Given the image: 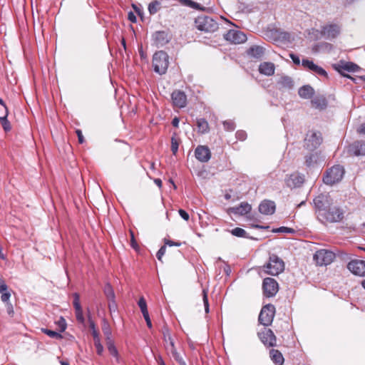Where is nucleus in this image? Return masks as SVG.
<instances>
[{"label":"nucleus","instance_id":"c756f323","mask_svg":"<svg viewBox=\"0 0 365 365\" xmlns=\"http://www.w3.org/2000/svg\"><path fill=\"white\" fill-rule=\"evenodd\" d=\"M171 98L175 107L182 108V93H172Z\"/></svg>","mask_w":365,"mask_h":365},{"label":"nucleus","instance_id":"a878e982","mask_svg":"<svg viewBox=\"0 0 365 365\" xmlns=\"http://www.w3.org/2000/svg\"><path fill=\"white\" fill-rule=\"evenodd\" d=\"M269 356L273 362L277 365H282L284 363V357L282 353L277 349H271L269 351Z\"/></svg>","mask_w":365,"mask_h":365},{"label":"nucleus","instance_id":"412c9836","mask_svg":"<svg viewBox=\"0 0 365 365\" xmlns=\"http://www.w3.org/2000/svg\"><path fill=\"white\" fill-rule=\"evenodd\" d=\"M195 155L197 160L201 162H207L211 157L210 149L205 145H199L195 150Z\"/></svg>","mask_w":365,"mask_h":365},{"label":"nucleus","instance_id":"f8f14e48","mask_svg":"<svg viewBox=\"0 0 365 365\" xmlns=\"http://www.w3.org/2000/svg\"><path fill=\"white\" fill-rule=\"evenodd\" d=\"M173 36L168 31H158L152 36V40L157 47H163L172 40Z\"/></svg>","mask_w":365,"mask_h":365},{"label":"nucleus","instance_id":"e433bc0d","mask_svg":"<svg viewBox=\"0 0 365 365\" xmlns=\"http://www.w3.org/2000/svg\"><path fill=\"white\" fill-rule=\"evenodd\" d=\"M170 347L168 348V349L170 351L172 354L173 357L179 361L180 364H182V359L179 356V354L177 352V350L174 346L173 341L170 342Z\"/></svg>","mask_w":365,"mask_h":365},{"label":"nucleus","instance_id":"49530a36","mask_svg":"<svg viewBox=\"0 0 365 365\" xmlns=\"http://www.w3.org/2000/svg\"><path fill=\"white\" fill-rule=\"evenodd\" d=\"M8 116V110L5 104L0 105V119Z\"/></svg>","mask_w":365,"mask_h":365},{"label":"nucleus","instance_id":"72a5a7b5","mask_svg":"<svg viewBox=\"0 0 365 365\" xmlns=\"http://www.w3.org/2000/svg\"><path fill=\"white\" fill-rule=\"evenodd\" d=\"M103 292L108 300L114 299L115 298L114 290L109 283L105 285Z\"/></svg>","mask_w":365,"mask_h":365},{"label":"nucleus","instance_id":"6ab92c4d","mask_svg":"<svg viewBox=\"0 0 365 365\" xmlns=\"http://www.w3.org/2000/svg\"><path fill=\"white\" fill-rule=\"evenodd\" d=\"M73 307L75 309V314L76 319L78 322L83 324L85 322V318L83 317V309L80 303V295L75 292L73 294Z\"/></svg>","mask_w":365,"mask_h":365},{"label":"nucleus","instance_id":"ddd939ff","mask_svg":"<svg viewBox=\"0 0 365 365\" xmlns=\"http://www.w3.org/2000/svg\"><path fill=\"white\" fill-rule=\"evenodd\" d=\"M224 38L235 44L242 43L247 41L246 35L239 31L235 29H230L227 33L223 34Z\"/></svg>","mask_w":365,"mask_h":365},{"label":"nucleus","instance_id":"a19ab883","mask_svg":"<svg viewBox=\"0 0 365 365\" xmlns=\"http://www.w3.org/2000/svg\"><path fill=\"white\" fill-rule=\"evenodd\" d=\"M202 300L205 307V313H208L210 312V306L207 298V291L206 289L202 290Z\"/></svg>","mask_w":365,"mask_h":365},{"label":"nucleus","instance_id":"bf43d9fd","mask_svg":"<svg viewBox=\"0 0 365 365\" xmlns=\"http://www.w3.org/2000/svg\"><path fill=\"white\" fill-rule=\"evenodd\" d=\"M357 132L360 134L365 135V123L360 125V126L357 128Z\"/></svg>","mask_w":365,"mask_h":365},{"label":"nucleus","instance_id":"a211bd4d","mask_svg":"<svg viewBox=\"0 0 365 365\" xmlns=\"http://www.w3.org/2000/svg\"><path fill=\"white\" fill-rule=\"evenodd\" d=\"M302 66L306 70L312 71L321 76H327V71L322 67L315 64L312 61L309 59H302Z\"/></svg>","mask_w":365,"mask_h":365},{"label":"nucleus","instance_id":"f3484780","mask_svg":"<svg viewBox=\"0 0 365 365\" xmlns=\"http://www.w3.org/2000/svg\"><path fill=\"white\" fill-rule=\"evenodd\" d=\"M339 33L340 27L336 24H327L321 29V35L329 39L336 38Z\"/></svg>","mask_w":365,"mask_h":365},{"label":"nucleus","instance_id":"6e6d98bb","mask_svg":"<svg viewBox=\"0 0 365 365\" xmlns=\"http://www.w3.org/2000/svg\"><path fill=\"white\" fill-rule=\"evenodd\" d=\"M138 305L139 306L140 309H143L147 307V303L143 297H140V299L138 302Z\"/></svg>","mask_w":365,"mask_h":365},{"label":"nucleus","instance_id":"9b49d317","mask_svg":"<svg viewBox=\"0 0 365 365\" xmlns=\"http://www.w3.org/2000/svg\"><path fill=\"white\" fill-rule=\"evenodd\" d=\"M263 294L267 297L275 296L277 293L279 287L277 281L271 277L264 279L262 282Z\"/></svg>","mask_w":365,"mask_h":365},{"label":"nucleus","instance_id":"2eb2a0df","mask_svg":"<svg viewBox=\"0 0 365 365\" xmlns=\"http://www.w3.org/2000/svg\"><path fill=\"white\" fill-rule=\"evenodd\" d=\"M261 341L267 346H275L277 345V338L270 329L264 328L258 333Z\"/></svg>","mask_w":365,"mask_h":365},{"label":"nucleus","instance_id":"ea45409f","mask_svg":"<svg viewBox=\"0 0 365 365\" xmlns=\"http://www.w3.org/2000/svg\"><path fill=\"white\" fill-rule=\"evenodd\" d=\"M88 323H89V328L91 331V334L93 336V338L94 339V338L99 337V333H98V330L96 329V324H95L94 322L91 318L88 319Z\"/></svg>","mask_w":365,"mask_h":365},{"label":"nucleus","instance_id":"dca6fc26","mask_svg":"<svg viewBox=\"0 0 365 365\" xmlns=\"http://www.w3.org/2000/svg\"><path fill=\"white\" fill-rule=\"evenodd\" d=\"M347 268L355 275L361 277L365 276V261L364 260H351L348 263Z\"/></svg>","mask_w":365,"mask_h":365},{"label":"nucleus","instance_id":"f704fd0d","mask_svg":"<svg viewBox=\"0 0 365 365\" xmlns=\"http://www.w3.org/2000/svg\"><path fill=\"white\" fill-rule=\"evenodd\" d=\"M231 234L238 237L248 238L247 232L240 227H235L230 231Z\"/></svg>","mask_w":365,"mask_h":365},{"label":"nucleus","instance_id":"7c9ffc66","mask_svg":"<svg viewBox=\"0 0 365 365\" xmlns=\"http://www.w3.org/2000/svg\"><path fill=\"white\" fill-rule=\"evenodd\" d=\"M184 6H188L191 9L197 11H205V6L200 3L195 2L192 0H184Z\"/></svg>","mask_w":365,"mask_h":365},{"label":"nucleus","instance_id":"bb28decb","mask_svg":"<svg viewBox=\"0 0 365 365\" xmlns=\"http://www.w3.org/2000/svg\"><path fill=\"white\" fill-rule=\"evenodd\" d=\"M198 132L204 134L209 131V124L207 121L204 118H199L197 120L196 123Z\"/></svg>","mask_w":365,"mask_h":365},{"label":"nucleus","instance_id":"f03ea898","mask_svg":"<svg viewBox=\"0 0 365 365\" xmlns=\"http://www.w3.org/2000/svg\"><path fill=\"white\" fill-rule=\"evenodd\" d=\"M169 66V56L163 51H156L152 59V66L154 71L159 75L165 74Z\"/></svg>","mask_w":365,"mask_h":365},{"label":"nucleus","instance_id":"0e129e2a","mask_svg":"<svg viewBox=\"0 0 365 365\" xmlns=\"http://www.w3.org/2000/svg\"><path fill=\"white\" fill-rule=\"evenodd\" d=\"M223 270L227 276H229L231 273V268L229 265L225 264L223 267Z\"/></svg>","mask_w":365,"mask_h":365},{"label":"nucleus","instance_id":"9d476101","mask_svg":"<svg viewBox=\"0 0 365 365\" xmlns=\"http://www.w3.org/2000/svg\"><path fill=\"white\" fill-rule=\"evenodd\" d=\"M334 68L341 76L349 78L355 81L356 78H351L349 75L346 74V72H355L359 70V67L353 62L341 61L337 64L334 65Z\"/></svg>","mask_w":365,"mask_h":365},{"label":"nucleus","instance_id":"c9c22d12","mask_svg":"<svg viewBox=\"0 0 365 365\" xmlns=\"http://www.w3.org/2000/svg\"><path fill=\"white\" fill-rule=\"evenodd\" d=\"M41 330L43 333L48 335L51 338L56 339H61L63 338L60 332H57L56 331L50 330L48 329H42Z\"/></svg>","mask_w":365,"mask_h":365},{"label":"nucleus","instance_id":"680f3d73","mask_svg":"<svg viewBox=\"0 0 365 365\" xmlns=\"http://www.w3.org/2000/svg\"><path fill=\"white\" fill-rule=\"evenodd\" d=\"M6 292H8V286L6 283H4L2 284H0V294L4 293Z\"/></svg>","mask_w":365,"mask_h":365},{"label":"nucleus","instance_id":"052dcab7","mask_svg":"<svg viewBox=\"0 0 365 365\" xmlns=\"http://www.w3.org/2000/svg\"><path fill=\"white\" fill-rule=\"evenodd\" d=\"M299 91H313V89L310 86H304L299 89Z\"/></svg>","mask_w":365,"mask_h":365},{"label":"nucleus","instance_id":"338daca9","mask_svg":"<svg viewBox=\"0 0 365 365\" xmlns=\"http://www.w3.org/2000/svg\"><path fill=\"white\" fill-rule=\"evenodd\" d=\"M179 122H180V118H178V117H175L173 120H172V125L174 126V127H178V125H179Z\"/></svg>","mask_w":365,"mask_h":365},{"label":"nucleus","instance_id":"13d9d810","mask_svg":"<svg viewBox=\"0 0 365 365\" xmlns=\"http://www.w3.org/2000/svg\"><path fill=\"white\" fill-rule=\"evenodd\" d=\"M76 133L77 134L79 143H81V144L83 143L85 140H84L82 131L81 130H76Z\"/></svg>","mask_w":365,"mask_h":365},{"label":"nucleus","instance_id":"de8ad7c7","mask_svg":"<svg viewBox=\"0 0 365 365\" xmlns=\"http://www.w3.org/2000/svg\"><path fill=\"white\" fill-rule=\"evenodd\" d=\"M275 232H283V233H294V230L292 228L287 227H280L274 230Z\"/></svg>","mask_w":365,"mask_h":365},{"label":"nucleus","instance_id":"5701e85b","mask_svg":"<svg viewBox=\"0 0 365 365\" xmlns=\"http://www.w3.org/2000/svg\"><path fill=\"white\" fill-rule=\"evenodd\" d=\"M259 211L263 215H272L275 211V203L271 200H264L259 205Z\"/></svg>","mask_w":365,"mask_h":365},{"label":"nucleus","instance_id":"f257e3e1","mask_svg":"<svg viewBox=\"0 0 365 365\" xmlns=\"http://www.w3.org/2000/svg\"><path fill=\"white\" fill-rule=\"evenodd\" d=\"M317 218L322 222H339L344 218V211L334 205L329 195L320 194L314 199Z\"/></svg>","mask_w":365,"mask_h":365},{"label":"nucleus","instance_id":"8fccbe9b","mask_svg":"<svg viewBox=\"0 0 365 365\" xmlns=\"http://www.w3.org/2000/svg\"><path fill=\"white\" fill-rule=\"evenodd\" d=\"M108 301H109L108 309H109L110 312L112 313L113 312L116 311V309H117V304L115 302V299H110Z\"/></svg>","mask_w":365,"mask_h":365},{"label":"nucleus","instance_id":"4468645a","mask_svg":"<svg viewBox=\"0 0 365 365\" xmlns=\"http://www.w3.org/2000/svg\"><path fill=\"white\" fill-rule=\"evenodd\" d=\"M347 153L351 156H365V140L354 141L347 147Z\"/></svg>","mask_w":365,"mask_h":365},{"label":"nucleus","instance_id":"5fc2aeb1","mask_svg":"<svg viewBox=\"0 0 365 365\" xmlns=\"http://www.w3.org/2000/svg\"><path fill=\"white\" fill-rule=\"evenodd\" d=\"M166 247L165 245L162 246L156 254V257L158 260H161L163 256L165 253Z\"/></svg>","mask_w":365,"mask_h":365},{"label":"nucleus","instance_id":"79ce46f5","mask_svg":"<svg viewBox=\"0 0 365 365\" xmlns=\"http://www.w3.org/2000/svg\"><path fill=\"white\" fill-rule=\"evenodd\" d=\"M56 324L58 327L59 332H63L67 327V324L64 318L61 317L59 320L56 322Z\"/></svg>","mask_w":365,"mask_h":365},{"label":"nucleus","instance_id":"473e14b6","mask_svg":"<svg viewBox=\"0 0 365 365\" xmlns=\"http://www.w3.org/2000/svg\"><path fill=\"white\" fill-rule=\"evenodd\" d=\"M180 138L176 137V133H173L171 138V151L174 155H176L178 151L179 143Z\"/></svg>","mask_w":365,"mask_h":365},{"label":"nucleus","instance_id":"6e6552de","mask_svg":"<svg viewBox=\"0 0 365 365\" xmlns=\"http://www.w3.org/2000/svg\"><path fill=\"white\" fill-rule=\"evenodd\" d=\"M275 314V307L271 304L264 306L259 315V322L264 326L272 324Z\"/></svg>","mask_w":365,"mask_h":365},{"label":"nucleus","instance_id":"39448f33","mask_svg":"<svg viewBox=\"0 0 365 365\" xmlns=\"http://www.w3.org/2000/svg\"><path fill=\"white\" fill-rule=\"evenodd\" d=\"M344 174V169L339 165H334L329 169L323 178L325 184L333 185L339 182Z\"/></svg>","mask_w":365,"mask_h":365},{"label":"nucleus","instance_id":"cd10ccee","mask_svg":"<svg viewBox=\"0 0 365 365\" xmlns=\"http://www.w3.org/2000/svg\"><path fill=\"white\" fill-rule=\"evenodd\" d=\"M263 53V48L259 46L250 47L247 51L248 55L257 58H260L262 56Z\"/></svg>","mask_w":365,"mask_h":365},{"label":"nucleus","instance_id":"4d7b16f0","mask_svg":"<svg viewBox=\"0 0 365 365\" xmlns=\"http://www.w3.org/2000/svg\"><path fill=\"white\" fill-rule=\"evenodd\" d=\"M289 57L291 58V59L292 60V61L294 64H296V65L300 64V59L298 56H297L296 54H294L293 53H289Z\"/></svg>","mask_w":365,"mask_h":365},{"label":"nucleus","instance_id":"09e8293b","mask_svg":"<svg viewBox=\"0 0 365 365\" xmlns=\"http://www.w3.org/2000/svg\"><path fill=\"white\" fill-rule=\"evenodd\" d=\"M164 243L166 246H169V247H172V246H177V247H180L181 245V242H174L173 240H168V239H166L165 238L164 239Z\"/></svg>","mask_w":365,"mask_h":365},{"label":"nucleus","instance_id":"4c0bfd02","mask_svg":"<svg viewBox=\"0 0 365 365\" xmlns=\"http://www.w3.org/2000/svg\"><path fill=\"white\" fill-rule=\"evenodd\" d=\"M280 83L285 88L288 89H291L293 88V81L290 77L284 76L281 78Z\"/></svg>","mask_w":365,"mask_h":365},{"label":"nucleus","instance_id":"a18cd8bd","mask_svg":"<svg viewBox=\"0 0 365 365\" xmlns=\"http://www.w3.org/2000/svg\"><path fill=\"white\" fill-rule=\"evenodd\" d=\"M0 121L5 131H9L11 130V125L9 121L7 120V117H6V118L0 119Z\"/></svg>","mask_w":365,"mask_h":365},{"label":"nucleus","instance_id":"3c124183","mask_svg":"<svg viewBox=\"0 0 365 365\" xmlns=\"http://www.w3.org/2000/svg\"><path fill=\"white\" fill-rule=\"evenodd\" d=\"M11 297V293L10 292H6L4 293H2L1 295V301L5 304L10 302L9 299Z\"/></svg>","mask_w":365,"mask_h":365},{"label":"nucleus","instance_id":"393cba45","mask_svg":"<svg viewBox=\"0 0 365 365\" xmlns=\"http://www.w3.org/2000/svg\"><path fill=\"white\" fill-rule=\"evenodd\" d=\"M274 64L271 62H263L259 66V73L265 76H272L274 73Z\"/></svg>","mask_w":365,"mask_h":365},{"label":"nucleus","instance_id":"4be33fe9","mask_svg":"<svg viewBox=\"0 0 365 365\" xmlns=\"http://www.w3.org/2000/svg\"><path fill=\"white\" fill-rule=\"evenodd\" d=\"M304 163L308 168H313L320 161L323 160L321 157V153L317 151L308 153L304 156Z\"/></svg>","mask_w":365,"mask_h":365},{"label":"nucleus","instance_id":"c85d7f7f","mask_svg":"<svg viewBox=\"0 0 365 365\" xmlns=\"http://www.w3.org/2000/svg\"><path fill=\"white\" fill-rule=\"evenodd\" d=\"M107 348L110 355L115 358L117 362H119L120 356L113 340L107 341Z\"/></svg>","mask_w":365,"mask_h":365},{"label":"nucleus","instance_id":"864d4df0","mask_svg":"<svg viewBox=\"0 0 365 365\" xmlns=\"http://www.w3.org/2000/svg\"><path fill=\"white\" fill-rule=\"evenodd\" d=\"M5 307L8 314L11 317H13L14 311L12 304L11 302L5 303Z\"/></svg>","mask_w":365,"mask_h":365},{"label":"nucleus","instance_id":"774afa93","mask_svg":"<svg viewBox=\"0 0 365 365\" xmlns=\"http://www.w3.org/2000/svg\"><path fill=\"white\" fill-rule=\"evenodd\" d=\"M140 311L144 318L150 317L148 311V307L140 309Z\"/></svg>","mask_w":365,"mask_h":365},{"label":"nucleus","instance_id":"1a4fd4ad","mask_svg":"<svg viewBox=\"0 0 365 365\" xmlns=\"http://www.w3.org/2000/svg\"><path fill=\"white\" fill-rule=\"evenodd\" d=\"M302 98H310L312 105L317 109H324L327 106V101L322 95H314L315 93H299Z\"/></svg>","mask_w":365,"mask_h":365},{"label":"nucleus","instance_id":"7ed1b4c3","mask_svg":"<svg viewBox=\"0 0 365 365\" xmlns=\"http://www.w3.org/2000/svg\"><path fill=\"white\" fill-rule=\"evenodd\" d=\"M284 269V263L276 255H271L269 262L263 266L264 272L269 275L276 276L282 272Z\"/></svg>","mask_w":365,"mask_h":365},{"label":"nucleus","instance_id":"b1692460","mask_svg":"<svg viewBox=\"0 0 365 365\" xmlns=\"http://www.w3.org/2000/svg\"><path fill=\"white\" fill-rule=\"evenodd\" d=\"M251 205L247 202H242L237 206L230 207L229 209L231 213L235 215H243L250 212Z\"/></svg>","mask_w":365,"mask_h":365},{"label":"nucleus","instance_id":"423d86ee","mask_svg":"<svg viewBox=\"0 0 365 365\" xmlns=\"http://www.w3.org/2000/svg\"><path fill=\"white\" fill-rule=\"evenodd\" d=\"M323 141L322 134L319 131L310 130L307 133L304 139V147L306 149L314 151Z\"/></svg>","mask_w":365,"mask_h":365},{"label":"nucleus","instance_id":"e2e57ef3","mask_svg":"<svg viewBox=\"0 0 365 365\" xmlns=\"http://www.w3.org/2000/svg\"><path fill=\"white\" fill-rule=\"evenodd\" d=\"M128 19L131 21V22H136V16H135V14L130 11L128 13Z\"/></svg>","mask_w":365,"mask_h":365},{"label":"nucleus","instance_id":"aec40b11","mask_svg":"<svg viewBox=\"0 0 365 365\" xmlns=\"http://www.w3.org/2000/svg\"><path fill=\"white\" fill-rule=\"evenodd\" d=\"M304 181V175H300L299 173H295L291 174L286 179V184L288 187L291 188L300 187Z\"/></svg>","mask_w":365,"mask_h":365},{"label":"nucleus","instance_id":"603ef678","mask_svg":"<svg viewBox=\"0 0 365 365\" xmlns=\"http://www.w3.org/2000/svg\"><path fill=\"white\" fill-rule=\"evenodd\" d=\"M236 138L240 140H245L247 138V133L244 130H237Z\"/></svg>","mask_w":365,"mask_h":365},{"label":"nucleus","instance_id":"58836bf2","mask_svg":"<svg viewBox=\"0 0 365 365\" xmlns=\"http://www.w3.org/2000/svg\"><path fill=\"white\" fill-rule=\"evenodd\" d=\"M94 346L96 349L98 355L101 356L103 352V346L101 343L100 336L93 339Z\"/></svg>","mask_w":365,"mask_h":365},{"label":"nucleus","instance_id":"c03bdc74","mask_svg":"<svg viewBox=\"0 0 365 365\" xmlns=\"http://www.w3.org/2000/svg\"><path fill=\"white\" fill-rule=\"evenodd\" d=\"M103 331L106 336L107 341L112 340L111 339V331L109 327V325L107 323H105L103 326Z\"/></svg>","mask_w":365,"mask_h":365},{"label":"nucleus","instance_id":"2f4dec72","mask_svg":"<svg viewBox=\"0 0 365 365\" xmlns=\"http://www.w3.org/2000/svg\"><path fill=\"white\" fill-rule=\"evenodd\" d=\"M161 8V3L159 1L154 0L148 5V11L150 15L156 14Z\"/></svg>","mask_w":365,"mask_h":365},{"label":"nucleus","instance_id":"0eeeda50","mask_svg":"<svg viewBox=\"0 0 365 365\" xmlns=\"http://www.w3.org/2000/svg\"><path fill=\"white\" fill-rule=\"evenodd\" d=\"M314 260L319 266H327L331 264L335 258V254L327 250H319L314 255Z\"/></svg>","mask_w":365,"mask_h":365},{"label":"nucleus","instance_id":"37998d69","mask_svg":"<svg viewBox=\"0 0 365 365\" xmlns=\"http://www.w3.org/2000/svg\"><path fill=\"white\" fill-rule=\"evenodd\" d=\"M223 126L227 131H232L235 129V124L232 120L223 121Z\"/></svg>","mask_w":365,"mask_h":365},{"label":"nucleus","instance_id":"69168bd1","mask_svg":"<svg viewBox=\"0 0 365 365\" xmlns=\"http://www.w3.org/2000/svg\"><path fill=\"white\" fill-rule=\"evenodd\" d=\"M131 247L134 249H136V247H138V245H137V242H135V239H134V236H133V234L131 232Z\"/></svg>","mask_w":365,"mask_h":365},{"label":"nucleus","instance_id":"20e7f679","mask_svg":"<svg viewBox=\"0 0 365 365\" xmlns=\"http://www.w3.org/2000/svg\"><path fill=\"white\" fill-rule=\"evenodd\" d=\"M195 27L201 31L213 33L219 29L217 22L208 16H200L195 20Z\"/></svg>","mask_w":365,"mask_h":365}]
</instances>
